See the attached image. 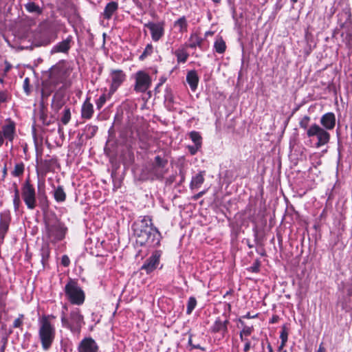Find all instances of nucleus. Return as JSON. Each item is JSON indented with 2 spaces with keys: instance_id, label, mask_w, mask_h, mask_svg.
<instances>
[{
  "instance_id": "1",
  "label": "nucleus",
  "mask_w": 352,
  "mask_h": 352,
  "mask_svg": "<svg viewBox=\"0 0 352 352\" xmlns=\"http://www.w3.org/2000/svg\"><path fill=\"white\" fill-rule=\"evenodd\" d=\"M52 315H43L38 320L39 337L44 350H47L51 346L55 336V329L51 322Z\"/></svg>"
},
{
  "instance_id": "2",
  "label": "nucleus",
  "mask_w": 352,
  "mask_h": 352,
  "mask_svg": "<svg viewBox=\"0 0 352 352\" xmlns=\"http://www.w3.org/2000/svg\"><path fill=\"white\" fill-rule=\"evenodd\" d=\"M135 236L136 237V242L140 245H148L151 248L158 246L161 240V234L156 228L146 232H143Z\"/></svg>"
},
{
  "instance_id": "3",
  "label": "nucleus",
  "mask_w": 352,
  "mask_h": 352,
  "mask_svg": "<svg viewBox=\"0 0 352 352\" xmlns=\"http://www.w3.org/2000/svg\"><path fill=\"white\" fill-rule=\"evenodd\" d=\"M85 294L82 288L74 280L67 282V300L73 305L83 304Z\"/></svg>"
},
{
  "instance_id": "4",
  "label": "nucleus",
  "mask_w": 352,
  "mask_h": 352,
  "mask_svg": "<svg viewBox=\"0 0 352 352\" xmlns=\"http://www.w3.org/2000/svg\"><path fill=\"white\" fill-rule=\"evenodd\" d=\"M48 238L52 242H56L65 237V230L64 223L55 219L46 224Z\"/></svg>"
},
{
  "instance_id": "5",
  "label": "nucleus",
  "mask_w": 352,
  "mask_h": 352,
  "mask_svg": "<svg viewBox=\"0 0 352 352\" xmlns=\"http://www.w3.org/2000/svg\"><path fill=\"white\" fill-rule=\"evenodd\" d=\"M307 135L309 138L316 137L318 142L316 147H320L327 144L330 140V134L327 130L320 127L316 124L311 125L307 131Z\"/></svg>"
},
{
  "instance_id": "6",
  "label": "nucleus",
  "mask_w": 352,
  "mask_h": 352,
  "mask_svg": "<svg viewBox=\"0 0 352 352\" xmlns=\"http://www.w3.org/2000/svg\"><path fill=\"white\" fill-rule=\"evenodd\" d=\"M134 90L138 93L146 92L151 85V78L146 72L140 70L134 76Z\"/></svg>"
},
{
  "instance_id": "7",
  "label": "nucleus",
  "mask_w": 352,
  "mask_h": 352,
  "mask_svg": "<svg viewBox=\"0 0 352 352\" xmlns=\"http://www.w3.org/2000/svg\"><path fill=\"white\" fill-rule=\"evenodd\" d=\"M22 198L28 209L33 210L36 206V192L34 186L26 180L21 188Z\"/></svg>"
},
{
  "instance_id": "8",
  "label": "nucleus",
  "mask_w": 352,
  "mask_h": 352,
  "mask_svg": "<svg viewBox=\"0 0 352 352\" xmlns=\"http://www.w3.org/2000/svg\"><path fill=\"white\" fill-rule=\"evenodd\" d=\"M50 82L54 84L63 83L65 87L66 64L62 60L53 66L50 72Z\"/></svg>"
},
{
  "instance_id": "9",
  "label": "nucleus",
  "mask_w": 352,
  "mask_h": 352,
  "mask_svg": "<svg viewBox=\"0 0 352 352\" xmlns=\"http://www.w3.org/2000/svg\"><path fill=\"white\" fill-rule=\"evenodd\" d=\"M168 160L157 155L155 157V161L151 169V175L155 179H162L167 173L168 169L166 168Z\"/></svg>"
},
{
  "instance_id": "10",
  "label": "nucleus",
  "mask_w": 352,
  "mask_h": 352,
  "mask_svg": "<svg viewBox=\"0 0 352 352\" xmlns=\"http://www.w3.org/2000/svg\"><path fill=\"white\" fill-rule=\"evenodd\" d=\"M133 228L135 236L155 228L153 226L152 219L149 216L143 217L140 221L133 224Z\"/></svg>"
},
{
  "instance_id": "11",
  "label": "nucleus",
  "mask_w": 352,
  "mask_h": 352,
  "mask_svg": "<svg viewBox=\"0 0 352 352\" xmlns=\"http://www.w3.org/2000/svg\"><path fill=\"white\" fill-rule=\"evenodd\" d=\"M66 88L64 85L56 91L52 100V107L56 110L58 111L64 107L66 103L65 99Z\"/></svg>"
},
{
  "instance_id": "12",
  "label": "nucleus",
  "mask_w": 352,
  "mask_h": 352,
  "mask_svg": "<svg viewBox=\"0 0 352 352\" xmlns=\"http://www.w3.org/2000/svg\"><path fill=\"white\" fill-rule=\"evenodd\" d=\"M144 27L151 31V38L154 41H158L164 34V25L162 23L148 22L144 24Z\"/></svg>"
},
{
  "instance_id": "13",
  "label": "nucleus",
  "mask_w": 352,
  "mask_h": 352,
  "mask_svg": "<svg viewBox=\"0 0 352 352\" xmlns=\"http://www.w3.org/2000/svg\"><path fill=\"white\" fill-rule=\"evenodd\" d=\"M82 322V316L79 314V310L76 309L70 314V322L67 321V327L74 333H78Z\"/></svg>"
},
{
  "instance_id": "14",
  "label": "nucleus",
  "mask_w": 352,
  "mask_h": 352,
  "mask_svg": "<svg viewBox=\"0 0 352 352\" xmlns=\"http://www.w3.org/2000/svg\"><path fill=\"white\" fill-rule=\"evenodd\" d=\"M160 252L155 251L148 259H146L141 269L142 270H145L147 274L153 272L160 263Z\"/></svg>"
},
{
  "instance_id": "15",
  "label": "nucleus",
  "mask_w": 352,
  "mask_h": 352,
  "mask_svg": "<svg viewBox=\"0 0 352 352\" xmlns=\"http://www.w3.org/2000/svg\"><path fill=\"white\" fill-rule=\"evenodd\" d=\"M111 77L112 82L110 91L115 92L124 81L126 76L122 70H114L111 72Z\"/></svg>"
},
{
  "instance_id": "16",
  "label": "nucleus",
  "mask_w": 352,
  "mask_h": 352,
  "mask_svg": "<svg viewBox=\"0 0 352 352\" xmlns=\"http://www.w3.org/2000/svg\"><path fill=\"white\" fill-rule=\"evenodd\" d=\"M11 218L9 212H4L0 214V239L3 240L6 234L7 233Z\"/></svg>"
},
{
  "instance_id": "17",
  "label": "nucleus",
  "mask_w": 352,
  "mask_h": 352,
  "mask_svg": "<svg viewBox=\"0 0 352 352\" xmlns=\"http://www.w3.org/2000/svg\"><path fill=\"white\" fill-rule=\"evenodd\" d=\"M320 124L324 129L331 130L336 125V116L333 113H327L320 118Z\"/></svg>"
},
{
  "instance_id": "18",
  "label": "nucleus",
  "mask_w": 352,
  "mask_h": 352,
  "mask_svg": "<svg viewBox=\"0 0 352 352\" xmlns=\"http://www.w3.org/2000/svg\"><path fill=\"white\" fill-rule=\"evenodd\" d=\"M98 350V346L92 338L84 339L79 346V352H96Z\"/></svg>"
},
{
  "instance_id": "19",
  "label": "nucleus",
  "mask_w": 352,
  "mask_h": 352,
  "mask_svg": "<svg viewBox=\"0 0 352 352\" xmlns=\"http://www.w3.org/2000/svg\"><path fill=\"white\" fill-rule=\"evenodd\" d=\"M1 131L5 139H7L10 142H12L15 134L14 124L13 122H10L9 124L4 125Z\"/></svg>"
},
{
  "instance_id": "20",
  "label": "nucleus",
  "mask_w": 352,
  "mask_h": 352,
  "mask_svg": "<svg viewBox=\"0 0 352 352\" xmlns=\"http://www.w3.org/2000/svg\"><path fill=\"white\" fill-rule=\"evenodd\" d=\"M228 320L222 321L220 319H217L212 327V332L219 333L221 335L224 336L228 332Z\"/></svg>"
},
{
  "instance_id": "21",
  "label": "nucleus",
  "mask_w": 352,
  "mask_h": 352,
  "mask_svg": "<svg viewBox=\"0 0 352 352\" xmlns=\"http://www.w3.org/2000/svg\"><path fill=\"white\" fill-rule=\"evenodd\" d=\"M186 81L192 91H195L199 82V77L195 70L189 71L186 75Z\"/></svg>"
},
{
  "instance_id": "22",
  "label": "nucleus",
  "mask_w": 352,
  "mask_h": 352,
  "mask_svg": "<svg viewBox=\"0 0 352 352\" xmlns=\"http://www.w3.org/2000/svg\"><path fill=\"white\" fill-rule=\"evenodd\" d=\"M118 8V4L116 1H111L107 3L104 8L102 13L103 17L106 19L111 18L113 14L116 12Z\"/></svg>"
},
{
  "instance_id": "23",
  "label": "nucleus",
  "mask_w": 352,
  "mask_h": 352,
  "mask_svg": "<svg viewBox=\"0 0 352 352\" xmlns=\"http://www.w3.org/2000/svg\"><path fill=\"white\" fill-rule=\"evenodd\" d=\"M204 175L205 171H200L198 174L192 177L190 184V189L194 190L200 188L201 185L204 182Z\"/></svg>"
},
{
  "instance_id": "24",
  "label": "nucleus",
  "mask_w": 352,
  "mask_h": 352,
  "mask_svg": "<svg viewBox=\"0 0 352 352\" xmlns=\"http://www.w3.org/2000/svg\"><path fill=\"white\" fill-rule=\"evenodd\" d=\"M81 113L83 118L89 119L91 118L94 113V107L89 102V98H87L82 104Z\"/></svg>"
},
{
  "instance_id": "25",
  "label": "nucleus",
  "mask_w": 352,
  "mask_h": 352,
  "mask_svg": "<svg viewBox=\"0 0 352 352\" xmlns=\"http://www.w3.org/2000/svg\"><path fill=\"white\" fill-rule=\"evenodd\" d=\"M204 39L199 37L197 34H191L189 38L188 47L190 48H195L197 47L203 48Z\"/></svg>"
},
{
  "instance_id": "26",
  "label": "nucleus",
  "mask_w": 352,
  "mask_h": 352,
  "mask_svg": "<svg viewBox=\"0 0 352 352\" xmlns=\"http://www.w3.org/2000/svg\"><path fill=\"white\" fill-rule=\"evenodd\" d=\"M239 323L240 324L241 328H242V330L240 333V337L241 340H244L243 337L244 336H248L251 335V333L253 331V327L252 326H248L245 324L242 318H240L239 320Z\"/></svg>"
},
{
  "instance_id": "27",
  "label": "nucleus",
  "mask_w": 352,
  "mask_h": 352,
  "mask_svg": "<svg viewBox=\"0 0 352 352\" xmlns=\"http://www.w3.org/2000/svg\"><path fill=\"white\" fill-rule=\"evenodd\" d=\"M174 26L179 29L181 33L187 32L188 23L185 16L180 17L174 23Z\"/></svg>"
},
{
  "instance_id": "28",
  "label": "nucleus",
  "mask_w": 352,
  "mask_h": 352,
  "mask_svg": "<svg viewBox=\"0 0 352 352\" xmlns=\"http://www.w3.org/2000/svg\"><path fill=\"white\" fill-rule=\"evenodd\" d=\"M25 8L26 10L30 13L41 14L43 12L42 8L32 1L27 3L25 5Z\"/></svg>"
},
{
  "instance_id": "29",
  "label": "nucleus",
  "mask_w": 352,
  "mask_h": 352,
  "mask_svg": "<svg viewBox=\"0 0 352 352\" xmlns=\"http://www.w3.org/2000/svg\"><path fill=\"white\" fill-rule=\"evenodd\" d=\"M54 197L56 201L63 202L65 199V193L63 186H58L54 192Z\"/></svg>"
},
{
  "instance_id": "30",
  "label": "nucleus",
  "mask_w": 352,
  "mask_h": 352,
  "mask_svg": "<svg viewBox=\"0 0 352 352\" xmlns=\"http://www.w3.org/2000/svg\"><path fill=\"white\" fill-rule=\"evenodd\" d=\"M214 49L217 53L222 54L225 52L226 46V43L221 37L218 38L214 42Z\"/></svg>"
},
{
  "instance_id": "31",
  "label": "nucleus",
  "mask_w": 352,
  "mask_h": 352,
  "mask_svg": "<svg viewBox=\"0 0 352 352\" xmlns=\"http://www.w3.org/2000/svg\"><path fill=\"white\" fill-rule=\"evenodd\" d=\"M14 188V199H13V204H14V208L15 211H17L19 209L20 205H21V199H20V195H19V190L16 186V184H13Z\"/></svg>"
},
{
  "instance_id": "32",
  "label": "nucleus",
  "mask_w": 352,
  "mask_h": 352,
  "mask_svg": "<svg viewBox=\"0 0 352 352\" xmlns=\"http://www.w3.org/2000/svg\"><path fill=\"white\" fill-rule=\"evenodd\" d=\"M179 63H186L188 57V53L184 50H178L175 53Z\"/></svg>"
},
{
  "instance_id": "33",
  "label": "nucleus",
  "mask_w": 352,
  "mask_h": 352,
  "mask_svg": "<svg viewBox=\"0 0 352 352\" xmlns=\"http://www.w3.org/2000/svg\"><path fill=\"white\" fill-rule=\"evenodd\" d=\"M190 138L198 146H201V137L197 131H191L189 133Z\"/></svg>"
},
{
  "instance_id": "34",
  "label": "nucleus",
  "mask_w": 352,
  "mask_h": 352,
  "mask_svg": "<svg viewBox=\"0 0 352 352\" xmlns=\"http://www.w3.org/2000/svg\"><path fill=\"white\" fill-rule=\"evenodd\" d=\"M197 305V300L194 297H190L187 303L186 314H190Z\"/></svg>"
},
{
  "instance_id": "35",
  "label": "nucleus",
  "mask_w": 352,
  "mask_h": 352,
  "mask_svg": "<svg viewBox=\"0 0 352 352\" xmlns=\"http://www.w3.org/2000/svg\"><path fill=\"white\" fill-rule=\"evenodd\" d=\"M24 171V166L23 164H16L14 166V170L12 172V175L15 177H19L23 173Z\"/></svg>"
},
{
  "instance_id": "36",
  "label": "nucleus",
  "mask_w": 352,
  "mask_h": 352,
  "mask_svg": "<svg viewBox=\"0 0 352 352\" xmlns=\"http://www.w3.org/2000/svg\"><path fill=\"white\" fill-rule=\"evenodd\" d=\"M153 45L151 44H148L146 46L143 53L140 55V59L144 60L146 57H147L148 56L151 55L153 53Z\"/></svg>"
},
{
  "instance_id": "37",
  "label": "nucleus",
  "mask_w": 352,
  "mask_h": 352,
  "mask_svg": "<svg viewBox=\"0 0 352 352\" xmlns=\"http://www.w3.org/2000/svg\"><path fill=\"white\" fill-rule=\"evenodd\" d=\"M66 52V41H62L59 45H57L53 47L52 52Z\"/></svg>"
},
{
  "instance_id": "38",
  "label": "nucleus",
  "mask_w": 352,
  "mask_h": 352,
  "mask_svg": "<svg viewBox=\"0 0 352 352\" xmlns=\"http://www.w3.org/2000/svg\"><path fill=\"white\" fill-rule=\"evenodd\" d=\"M188 343L190 346H191L190 348V350L192 349H200V350H205L204 347H202L200 344V343H198L197 341H195L194 339L190 336L188 340Z\"/></svg>"
},
{
  "instance_id": "39",
  "label": "nucleus",
  "mask_w": 352,
  "mask_h": 352,
  "mask_svg": "<svg viewBox=\"0 0 352 352\" xmlns=\"http://www.w3.org/2000/svg\"><path fill=\"white\" fill-rule=\"evenodd\" d=\"M309 121H310V118L309 116H304L300 120V121L299 122L300 127L307 131V129H309L308 126H309Z\"/></svg>"
},
{
  "instance_id": "40",
  "label": "nucleus",
  "mask_w": 352,
  "mask_h": 352,
  "mask_svg": "<svg viewBox=\"0 0 352 352\" xmlns=\"http://www.w3.org/2000/svg\"><path fill=\"white\" fill-rule=\"evenodd\" d=\"M24 315L19 314V317L16 318L13 322L14 328H20L22 329V325L23 324Z\"/></svg>"
},
{
  "instance_id": "41",
  "label": "nucleus",
  "mask_w": 352,
  "mask_h": 352,
  "mask_svg": "<svg viewBox=\"0 0 352 352\" xmlns=\"http://www.w3.org/2000/svg\"><path fill=\"white\" fill-rule=\"evenodd\" d=\"M58 134L60 135V141H58L57 142V144L58 145H62L63 144V142H64V131H63V127L62 125H59V127H58Z\"/></svg>"
},
{
  "instance_id": "42",
  "label": "nucleus",
  "mask_w": 352,
  "mask_h": 352,
  "mask_svg": "<svg viewBox=\"0 0 352 352\" xmlns=\"http://www.w3.org/2000/svg\"><path fill=\"white\" fill-rule=\"evenodd\" d=\"M105 102H106V98H105L104 95L100 96V98L96 101V106H97L98 109H100L104 105Z\"/></svg>"
},
{
  "instance_id": "43",
  "label": "nucleus",
  "mask_w": 352,
  "mask_h": 352,
  "mask_svg": "<svg viewBox=\"0 0 352 352\" xmlns=\"http://www.w3.org/2000/svg\"><path fill=\"white\" fill-rule=\"evenodd\" d=\"M288 333L285 328H283L280 332V338L282 340L283 344L287 340Z\"/></svg>"
},
{
  "instance_id": "44",
  "label": "nucleus",
  "mask_w": 352,
  "mask_h": 352,
  "mask_svg": "<svg viewBox=\"0 0 352 352\" xmlns=\"http://www.w3.org/2000/svg\"><path fill=\"white\" fill-rule=\"evenodd\" d=\"M201 148V146H198L195 144V146H188V148L191 155H195L197 151Z\"/></svg>"
},
{
  "instance_id": "45",
  "label": "nucleus",
  "mask_w": 352,
  "mask_h": 352,
  "mask_svg": "<svg viewBox=\"0 0 352 352\" xmlns=\"http://www.w3.org/2000/svg\"><path fill=\"white\" fill-rule=\"evenodd\" d=\"M98 130V127L96 126H89L87 128V131L91 134V135H94Z\"/></svg>"
},
{
  "instance_id": "46",
  "label": "nucleus",
  "mask_w": 352,
  "mask_h": 352,
  "mask_svg": "<svg viewBox=\"0 0 352 352\" xmlns=\"http://www.w3.org/2000/svg\"><path fill=\"white\" fill-rule=\"evenodd\" d=\"M23 89L27 94L29 93V78H26L24 80Z\"/></svg>"
},
{
  "instance_id": "47",
  "label": "nucleus",
  "mask_w": 352,
  "mask_h": 352,
  "mask_svg": "<svg viewBox=\"0 0 352 352\" xmlns=\"http://www.w3.org/2000/svg\"><path fill=\"white\" fill-rule=\"evenodd\" d=\"M7 94L4 91H0V104L6 101Z\"/></svg>"
},
{
  "instance_id": "48",
  "label": "nucleus",
  "mask_w": 352,
  "mask_h": 352,
  "mask_svg": "<svg viewBox=\"0 0 352 352\" xmlns=\"http://www.w3.org/2000/svg\"><path fill=\"white\" fill-rule=\"evenodd\" d=\"M63 116L61 118V123L62 124L65 125L66 124V107H65L63 110Z\"/></svg>"
},
{
  "instance_id": "49",
  "label": "nucleus",
  "mask_w": 352,
  "mask_h": 352,
  "mask_svg": "<svg viewBox=\"0 0 352 352\" xmlns=\"http://www.w3.org/2000/svg\"><path fill=\"white\" fill-rule=\"evenodd\" d=\"M243 341L245 342L244 351L246 352L248 350H250V343L248 340H246L245 339H244V340H243Z\"/></svg>"
},
{
  "instance_id": "50",
  "label": "nucleus",
  "mask_w": 352,
  "mask_h": 352,
  "mask_svg": "<svg viewBox=\"0 0 352 352\" xmlns=\"http://www.w3.org/2000/svg\"><path fill=\"white\" fill-rule=\"evenodd\" d=\"M5 350V342L3 339L0 340V351L3 352Z\"/></svg>"
},
{
  "instance_id": "51",
  "label": "nucleus",
  "mask_w": 352,
  "mask_h": 352,
  "mask_svg": "<svg viewBox=\"0 0 352 352\" xmlns=\"http://www.w3.org/2000/svg\"><path fill=\"white\" fill-rule=\"evenodd\" d=\"M206 191H201L195 196V199H197L205 194Z\"/></svg>"
},
{
  "instance_id": "52",
  "label": "nucleus",
  "mask_w": 352,
  "mask_h": 352,
  "mask_svg": "<svg viewBox=\"0 0 352 352\" xmlns=\"http://www.w3.org/2000/svg\"><path fill=\"white\" fill-rule=\"evenodd\" d=\"M61 263L64 266H66V255H63L62 258H61Z\"/></svg>"
},
{
  "instance_id": "53",
  "label": "nucleus",
  "mask_w": 352,
  "mask_h": 352,
  "mask_svg": "<svg viewBox=\"0 0 352 352\" xmlns=\"http://www.w3.org/2000/svg\"><path fill=\"white\" fill-rule=\"evenodd\" d=\"M6 307V302L1 300V296H0V308H4Z\"/></svg>"
},
{
  "instance_id": "54",
  "label": "nucleus",
  "mask_w": 352,
  "mask_h": 352,
  "mask_svg": "<svg viewBox=\"0 0 352 352\" xmlns=\"http://www.w3.org/2000/svg\"><path fill=\"white\" fill-rule=\"evenodd\" d=\"M3 139H4V137L3 136L2 133L0 131V146H1L2 144H3Z\"/></svg>"
},
{
  "instance_id": "55",
  "label": "nucleus",
  "mask_w": 352,
  "mask_h": 352,
  "mask_svg": "<svg viewBox=\"0 0 352 352\" xmlns=\"http://www.w3.org/2000/svg\"><path fill=\"white\" fill-rule=\"evenodd\" d=\"M11 69V65L10 63H6V66L5 68V72H8Z\"/></svg>"
},
{
  "instance_id": "56",
  "label": "nucleus",
  "mask_w": 352,
  "mask_h": 352,
  "mask_svg": "<svg viewBox=\"0 0 352 352\" xmlns=\"http://www.w3.org/2000/svg\"><path fill=\"white\" fill-rule=\"evenodd\" d=\"M256 316H250V314L248 313L245 316H243L242 318H254Z\"/></svg>"
},
{
  "instance_id": "57",
  "label": "nucleus",
  "mask_w": 352,
  "mask_h": 352,
  "mask_svg": "<svg viewBox=\"0 0 352 352\" xmlns=\"http://www.w3.org/2000/svg\"><path fill=\"white\" fill-rule=\"evenodd\" d=\"M278 320V317L277 316H274L272 318V323H274L277 321Z\"/></svg>"
},
{
  "instance_id": "58",
  "label": "nucleus",
  "mask_w": 352,
  "mask_h": 352,
  "mask_svg": "<svg viewBox=\"0 0 352 352\" xmlns=\"http://www.w3.org/2000/svg\"><path fill=\"white\" fill-rule=\"evenodd\" d=\"M61 320H62L63 323L64 324L65 321V316L64 314H63V315H62Z\"/></svg>"
},
{
  "instance_id": "59",
  "label": "nucleus",
  "mask_w": 352,
  "mask_h": 352,
  "mask_svg": "<svg viewBox=\"0 0 352 352\" xmlns=\"http://www.w3.org/2000/svg\"><path fill=\"white\" fill-rule=\"evenodd\" d=\"M67 122H68L69 120V117H70V112L68 109H67Z\"/></svg>"
},
{
  "instance_id": "60",
  "label": "nucleus",
  "mask_w": 352,
  "mask_h": 352,
  "mask_svg": "<svg viewBox=\"0 0 352 352\" xmlns=\"http://www.w3.org/2000/svg\"><path fill=\"white\" fill-rule=\"evenodd\" d=\"M213 2L216 3H220L221 0H212Z\"/></svg>"
},
{
  "instance_id": "61",
  "label": "nucleus",
  "mask_w": 352,
  "mask_h": 352,
  "mask_svg": "<svg viewBox=\"0 0 352 352\" xmlns=\"http://www.w3.org/2000/svg\"><path fill=\"white\" fill-rule=\"evenodd\" d=\"M291 1H292V3H296V2H297V0H291Z\"/></svg>"
},
{
  "instance_id": "62",
  "label": "nucleus",
  "mask_w": 352,
  "mask_h": 352,
  "mask_svg": "<svg viewBox=\"0 0 352 352\" xmlns=\"http://www.w3.org/2000/svg\"><path fill=\"white\" fill-rule=\"evenodd\" d=\"M212 34V33H211V32H206V35H208V34Z\"/></svg>"
},
{
  "instance_id": "63",
  "label": "nucleus",
  "mask_w": 352,
  "mask_h": 352,
  "mask_svg": "<svg viewBox=\"0 0 352 352\" xmlns=\"http://www.w3.org/2000/svg\"><path fill=\"white\" fill-rule=\"evenodd\" d=\"M80 94H81V91H78L77 95H79Z\"/></svg>"
},
{
  "instance_id": "64",
  "label": "nucleus",
  "mask_w": 352,
  "mask_h": 352,
  "mask_svg": "<svg viewBox=\"0 0 352 352\" xmlns=\"http://www.w3.org/2000/svg\"><path fill=\"white\" fill-rule=\"evenodd\" d=\"M3 173H4V174L6 173V168H4V170H3Z\"/></svg>"
}]
</instances>
